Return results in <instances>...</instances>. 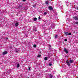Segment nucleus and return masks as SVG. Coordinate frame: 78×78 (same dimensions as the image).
<instances>
[{
	"mask_svg": "<svg viewBox=\"0 0 78 78\" xmlns=\"http://www.w3.org/2000/svg\"><path fill=\"white\" fill-rule=\"evenodd\" d=\"M48 3H49V2L48 1H45V3L47 5H48Z\"/></svg>",
	"mask_w": 78,
	"mask_h": 78,
	"instance_id": "obj_11",
	"label": "nucleus"
},
{
	"mask_svg": "<svg viewBox=\"0 0 78 78\" xmlns=\"http://www.w3.org/2000/svg\"><path fill=\"white\" fill-rule=\"evenodd\" d=\"M47 14V12H44V16H45Z\"/></svg>",
	"mask_w": 78,
	"mask_h": 78,
	"instance_id": "obj_16",
	"label": "nucleus"
},
{
	"mask_svg": "<svg viewBox=\"0 0 78 78\" xmlns=\"http://www.w3.org/2000/svg\"><path fill=\"white\" fill-rule=\"evenodd\" d=\"M60 8H62V6H61Z\"/></svg>",
	"mask_w": 78,
	"mask_h": 78,
	"instance_id": "obj_29",
	"label": "nucleus"
},
{
	"mask_svg": "<svg viewBox=\"0 0 78 78\" xmlns=\"http://www.w3.org/2000/svg\"><path fill=\"white\" fill-rule=\"evenodd\" d=\"M73 20H76L78 21V17L77 16L73 17Z\"/></svg>",
	"mask_w": 78,
	"mask_h": 78,
	"instance_id": "obj_1",
	"label": "nucleus"
},
{
	"mask_svg": "<svg viewBox=\"0 0 78 78\" xmlns=\"http://www.w3.org/2000/svg\"><path fill=\"white\" fill-rule=\"evenodd\" d=\"M71 34H71V33H68V35H69V36H70V35H71Z\"/></svg>",
	"mask_w": 78,
	"mask_h": 78,
	"instance_id": "obj_20",
	"label": "nucleus"
},
{
	"mask_svg": "<svg viewBox=\"0 0 78 78\" xmlns=\"http://www.w3.org/2000/svg\"><path fill=\"white\" fill-rule=\"evenodd\" d=\"M65 42H66V41H67V39H65Z\"/></svg>",
	"mask_w": 78,
	"mask_h": 78,
	"instance_id": "obj_24",
	"label": "nucleus"
},
{
	"mask_svg": "<svg viewBox=\"0 0 78 78\" xmlns=\"http://www.w3.org/2000/svg\"><path fill=\"white\" fill-rule=\"evenodd\" d=\"M18 25H19L18 24V23H16L15 24V26H16V27H17V26H18Z\"/></svg>",
	"mask_w": 78,
	"mask_h": 78,
	"instance_id": "obj_15",
	"label": "nucleus"
},
{
	"mask_svg": "<svg viewBox=\"0 0 78 78\" xmlns=\"http://www.w3.org/2000/svg\"><path fill=\"white\" fill-rule=\"evenodd\" d=\"M19 67H20V65H19V63H18L17 64V68H19Z\"/></svg>",
	"mask_w": 78,
	"mask_h": 78,
	"instance_id": "obj_13",
	"label": "nucleus"
},
{
	"mask_svg": "<svg viewBox=\"0 0 78 78\" xmlns=\"http://www.w3.org/2000/svg\"><path fill=\"white\" fill-rule=\"evenodd\" d=\"M33 30L34 31H37V29H36V28L35 27L33 28Z\"/></svg>",
	"mask_w": 78,
	"mask_h": 78,
	"instance_id": "obj_9",
	"label": "nucleus"
},
{
	"mask_svg": "<svg viewBox=\"0 0 78 78\" xmlns=\"http://www.w3.org/2000/svg\"><path fill=\"white\" fill-rule=\"evenodd\" d=\"M57 37H58V35H56L55 36V38L56 39V38H57Z\"/></svg>",
	"mask_w": 78,
	"mask_h": 78,
	"instance_id": "obj_18",
	"label": "nucleus"
},
{
	"mask_svg": "<svg viewBox=\"0 0 78 78\" xmlns=\"http://www.w3.org/2000/svg\"><path fill=\"white\" fill-rule=\"evenodd\" d=\"M69 62L70 63V64H72L73 62V61L71 60H69Z\"/></svg>",
	"mask_w": 78,
	"mask_h": 78,
	"instance_id": "obj_7",
	"label": "nucleus"
},
{
	"mask_svg": "<svg viewBox=\"0 0 78 78\" xmlns=\"http://www.w3.org/2000/svg\"><path fill=\"white\" fill-rule=\"evenodd\" d=\"M8 53V52H7V51H5L3 53V55H6V54H7Z\"/></svg>",
	"mask_w": 78,
	"mask_h": 78,
	"instance_id": "obj_8",
	"label": "nucleus"
},
{
	"mask_svg": "<svg viewBox=\"0 0 78 78\" xmlns=\"http://www.w3.org/2000/svg\"><path fill=\"white\" fill-rule=\"evenodd\" d=\"M34 21H36V20H37V18H34Z\"/></svg>",
	"mask_w": 78,
	"mask_h": 78,
	"instance_id": "obj_17",
	"label": "nucleus"
},
{
	"mask_svg": "<svg viewBox=\"0 0 78 78\" xmlns=\"http://www.w3.org/2000/svg\"><path fill=\"white\" fill-rule=\"evenodd\" d=\"M64 51H65L66 53H69V51H68L67 49L66 48H65L64 49Z\"/></svg>",
	"mask_w": 78,
	"mask_h": 78,
	"instance_id": "obj_5",
	"label": "nucleus"
},
{
	"mask_svg": "<svg viewBox=\"0 0 78 78\" xmlns=\"http://www.w3.org/2000/svg\"><path fill=\"white\" fill-rule=\"evenodd\" d=\"M33 7H36V5H33Z\"/></svg>",
	"mask_w": 78,
	"mask_h": 78,
	"instance_id": "obj_22",
	"label": "nucleus"
},
{
	"mask_svg": "<svg viewBox=\"0 0 78 78\" xmlns=\"http://www.w3.org/2000/svg\"><path fill=\"white\" fill-rule=\"evenodd\" d=\"M49 47H51V46H50V45L49 46Z\"/></svg>",
	"mask_w": 78,
	"mask_h": 78,
	"instance_id": "obj_31",
	"label": "nucleus"
},
{
	"mask_svg": "<svg viewBox=\"0 0 78 78\" xmlns=\"http://www.w3.org/2000/svg\"><path fill=\"white\" fill-rule=\"evenodd\" d=\"M73 23H74V24H76V25H77V24H78V22H75V21H74Z\"/></svg>",
	"mask_w": 78,
	"mask_h": 78,
	"instance_id": "obj_10",
	"label": "nucleus"
},
{
	"mask_svg": "<svg viewBox=\"0 0 78 78\" xmlns=\"http://www.w3.org/2000/svg\"><path fill=\"white\" fill-rule=\"evenodd\" d=\"M66 63L67 65L69 67H70V63L69 62L66 61Z\"/></svg>",
	"mask_w": 78,
	"mask_h": 78,
	"instance_id": "obj_2",
	"label": "nucleus"
},
{
	"mask_svg": "<svg viewBox=\"0 0 78 78\" xmlns=\"http://www.w3.org/2000/svg\"><path fill=\"white\" fill-rule=\"evenodd\" d=\"M6 39H8V38L7 37V38H6Z\"/></svg>",
	"mask_w": 78,
	"mask_h": 78,
	"instance_id": "obj_30",
	"label": "nucleus"
},
{
	"mask_svg": "<svg viewBox=\"0 0 78 78\" xmlns=\"http://www.w3.org/2000/svg\"><path fill=\"white\" fill-rule=\"evenodd\" d=\"M28 70L29 71L30 70V67H29V69H28Z\"/></svg>",
	"mask_w": 78,
	"mask_h": 78,
	"instance_id": "obj_25",
	"label": "nucleus"
},
{
	"mask_svg": "<svg viewBox=\"0 0 78 78\" xmlns=\"http://www.w3.org/2000/svg\"><path fill=\"white\" fill-rule=\"evenodd\" d=\"M69 33L67 32H66L65 33V34H66V36H68Z\"/></svg>",
	"mask_w": 78,
	"mask_h": 78,
	"instance_id": "obj_12",
	"label": "nucleus"
},
{
	"mask_svg": "<svg viewBox=\"0 0 78 78\" xmlns=\"http://www.w3.org/2000/svg\"><path fill=\"white\" fill-rule=\"evenodd\" d=\"M77 78H78V77Z\"/></svg>",
	"mask_w": 78,
	"mask_h": 78,
	"instance_id": "obj_33",
	"label": "nucleus"
},
{
	"mask_svg": "<svg viewBox=\"0 0 78 78\" xmlns=\"http://www.w3.org/2000/svg\"><path fill=\"white\" fill-rule=\"evenodd\" d=\"M26 0H23V2H25Z\"/></svg>",
	"mask_w": 78,
	"mask_h": 78,
	"instance_id": "obj_27",
	"label": "nucleus"
},
{
	"mask_svg": "<svg viewBox=\"0 0 78 78\" xmlns=\"http://www.w3.org/2000/svg\"><path fill=\"white\" fill-rule=\"evenodd\" d=\"M36 47V44H34V47Z\"/></svg>",
	"mask_w": 78,
	"mask_h": 78,
	"instance_id": "obj_21",
	"label": "nucleus"
},
{
	"mask_svg": "<svg viewBox=\"0 0 78 78\" xmlns=\"http://www.w3.org/2000/svg\"><path fill=\"white\" fill-rule=\"evenodd\" d=\"M41 55H38V57L39 58V57H41Z\"/></svg>",
	"mask_w": 78,
	"mask_h": 78,
	"instance_id": "obj_19",
	"label": "nucleus"
},
{
	"mask_svg": "<svg viewBox=\"0 0 78 78\" xmlns=\"http://www.w3.org/2000/svg\"><path fill=\"white\" fill-rule=\"evenodd\" d=\"M48 8L49 10H51V11L53 10V8L52 7V6H48Z\"/></svg>",
	"mask_w": 78,
	"mask_h": 78,
	"instance_id": "obj_3",
	"label": "nucleus"
},
{
	"mask_svg": "<svg viewBox=\"0 0 78 78\" xmlns=\"http://www.w3.org/2000/svg\"><path fill=\"white\" fill-rule=\"evenodd\" d=\"M48 76H49L50 78H53V75H52V74H49L48 75Z\"/></svg>",
	"mask_w": 78,
	"mask_h": 78,
	"instance_id": "obj_6",
	"label": "nucleus"
},
{
	"mask_svg": "<svg viewBox=\"0 0 78 78\" xmlns=\"http://www.w3.org/2000/svg\"><path fill=\"white\" fill-rule=\"evenodd\" d=\"M68 5H69V3H67V4H66V5L68 6Z\"/></svg>",
	"mask_w": 78,
	"mask_h": 78,
	"instance_id": "obj_28",
	"label": "nucleus"
},
{
	"mask_svg": "<svg viewBox=\"0 0 78 78\" xmlns=\"http://www.w3.org/2000/svg\"><path fill=\"white\" fill-rule=\"evenodd\" d=\"M44 59L45 61H47V60L48 59V58H47V57H45L44 58Z\"/></svg>",
	"mask_w": 78,
	"mask_h": 78,
	"instance_id": "obj_14",
	"label": "nucleus"
},
{
	"mask_svg": "<svg viewBox=\"0 0 78 78\" xmlns=\"http://www.w3.org/2000/svg\"><path fill=\"white\" fill-rule=\"evenodd\" d=\"M15 50L16 51V52H19V51H20V49L18 48H16L15 49Z\"/></svg>",
	"mask_w": 78,
	"mask_h": 78,
	"instance_id": "obj_4",
	"label": "nucleus"
},
{
	"mask_svg": "<svg viewBox=\"0 0 78 78\" xmlns=\"http://www.w3.org/2000/svg\"><path fill=\"white\" fill-rule=\"evenodd\" d=\"M77 9H78V8H77Z\"/></svg>",
	"mask_w": 78,
	"mask_h": 78,
	"instance_id": "obj_32",
	"label": "nucleus"
},
{
	"mask_svg": "<svg viewBox=\"0 0 78 78\" xmlns=\"http://www.w3.org/2000/svg\"><path fill=\"white\" fill-rule=\"evenodd\" d=\"M38 19H39V20H41V17H40V16H39V17Z\"/></svg>",
	"mask_w": 78,
	"mask_h": 78,
	"instance_id": "obj_23",
	"label": "nucleus"
},
{
	"mask_svg": "<svg viewBox=\"0 0 78 78\" xmlns=\"http://www.w3.org/2000/svg\"><path fill=\"white\" fill-rule=\"evenodd\" d=\"M49 66H51L52 65H51V64L49 63Z\"/></svg>",
	"mask_w": 78,
	"mask_h": 78,
	"instance_id": "obj_26",
	"label": "nucleus"
}]
</instances>
